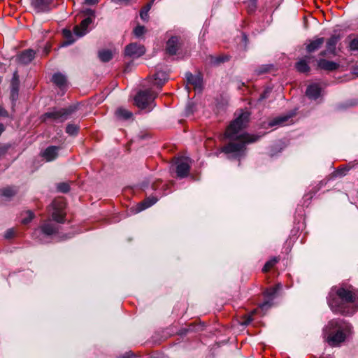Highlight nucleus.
Instances as JSON below:
<instances>
[{"label":"nucleus","mask_w":358,"mask_h":358,"mask_svg":"<svg viewBox=\"0 0 358 358\" xmlns=\"http://www.w3.org/2000/svg\"><path fill=\"white\" fill-rule=\"evenodd\" d=\"M249 117L248 112H241L227 127L224 136L230 141L222 148V152L238 155L244 152L247 144L255 143L259 139L260 136L257 135L245 132L240 134L241 131L247 127Z\"/></svg>","instance_id":"obj_1"},{"label":"nucleus","mask_w":358,"mask_h":358,"mask_svg":"<svg viewBox=\"0 0 358 358\" xmlns=\"http://www.w3.org/2000/svg\"><path fill=\"white\" fill-rule=\"evenodd\" d=\"M327 303L334 313L352 316L358 311V289L351 285L334 287L329 293Z\"/></svg>","instance_id":"obj_2"},{"label":"nucleus","mask_w":358,"mask_h":358,"mask_svg":"<svg viewBox=\"0 0 358 358\" xmlns=\"http://www.w3.org/2000/svg\"><path fill=\"white\" fill-rule=\"evenodd\" d=\"M353 334V327L343 319L330 320L324 328L325 341L331 347H338Z\"/></svg>","instance_id":"obj_3"},{"label":"nucleus","mask_w":358,"mask_h":358,"mask_svg":"<svg viewBox=\"0 0 358 358\" xmlns=\"http://www.w3.org/2000/svg\"><path fill=\"white\" fill-rule=\"evenodd\" d=\"M66 201L64 198L58 197L54 199L51 205V216L53 220L58 223H64L65 222Z\"/></svg>","instance_id":"obj_4"},{"label":"nucleus","mask_w":358,"mask_h":358,"mask_svg":"<svg viewBox=\"0 0 358 358\" xmlns=\"http://www.w3.org/2000/svg\"><path fill=\"white\" fill-rule=\"evenodd\" d=\"M72 112L73 109L71 108L55 109L52 111L45 113L42 116V120L43 122L51 120L55 122H63L69 118Z\"/></svg>","instance_id":"obj_5"},{"label":"nucleus","mask_w":358,"mask_h":358,"mask_svg":"<svg viewBox=\"0 0 358 358\" xmlns=\"http://www.w3.org/2000/svg\"><path fill=\"white\" fill-rule=\"evenodd\" d=\"M157 96L151 89L140 91L134 98L136 106L141 109L147 108L154 101Z\"/></svg>","instance_id":"obj_6"},{"label":"nucleus","mask_w":358,"mask_h":358,"mask_svg":"<svg viewBox=\"0 0 358 358\" xmlns=\"http://www.w3.org/2000/svg\"><path fill=\"white\" fill-rule=\"evenodd\" d=\"M190 159L188 157H181L176 159V171L178 177L185 178L187 176L190 170Z\"/></svg>","instance_id":"obj_7"},{"label":"nucleus","mask_w":358,"mask_h":358,"mask_svg":"<svg viewBox=\"0 0 358 358\" xmlns=\"http://www.w3.org/2000/svg\"><path fill=\"white\" fill-rule=\"evenodd\" d=\"M85 13L90 16L84 19L79 25L76 26L73 29L74 34L78 37L83 36L88 32V26L92 24L93 21L92 17H94V12L91 9H87Z\"/></svg>","instance_id":"obj_8"},{"label":"nucleus","mask_w":358,"mask_h":358,"mask_svg":"<svg viewBox=\"0 0 358 358\" xmlns=\"http://www.w3.org/2000/svg\"><path fill=\"white\" fill-rule=\"evenodd\" d=\"M145 52L143 45L136 43H131L127 45L124 49V55L131 57H139Z\"/></svg>","instance_id":"obj_9"},{"label":"nucleus","mask_w":358,"mask_h":358,"mask_svg":"<svg viewBox=\"0 0 358 358\" xmlns=\"http://www.w3.org/2000/svg\"><path fill=\"white\" fill-rule=\"evenodd\" d=\"M180 45V38L178 36H172L166 42V52L170 55H176Z\"/></svg>","instance_id":"obj_10"},{"label":"nucleus","mask_w":358,"mask_h":358,"mask_svg":"<svg viewBox=\"0 0 358 358\" xmlns=\"http://www.w3.org/2000/svg\"><path fill=\"white\" fill-rule=\"evenodd\" d=\"M168 74L162 71L156 72L151 80V85L158 89H161L164 83L168 80Z\"/></svg>","instance_id":"obj_11"},{"label":"nucleus","mask_w":358,"mask_h":358,"mask_svg":"<svg viewBox=\"0 0 358 358\" xmlns=\"http://www.w3.org/2000/svg\"><path fill=\"white\" fill-rule=\"evenodd\" d=\"M57 231V227L56 225L49 220L43 223L41 226L40 229H36L34 231V235H36L37 233L41 232L45 235L50 236L56 233Z\"/></svg>","instance_id":"obj_12"},{"label":"nucleus","mask_w":358,"mask_h":358,"mask_svg":"<svg viewBox=\"0 0 358 358\" xmlns=\"http://www.w3.org/2000/svg\"><path fill=\"white\" fill-rule=\"evenodd\" d=\"M292 116L293 115H287L277 117L268 122V126L271 127L274 126H285L290 124L292 123Z\"/></svg>","instance_id":"obj_13"},{"label":"nucleus","mask_w":358,"mask_h":358,"mask_svg":"<svg viewBox=\"0 0 358 358\" xmlns=\"http://www.w3.org/2000/svg\"><path fill=\"white\" fill-rule=\"evenodd\" d=\"M20 80L17 72H15L10 82V98L15 101L18 97Z\"/></svg>","instance_id":"obj_14"},{"label":"nucleus","mask_w":358,"mask_h":358,"mask_svg":"<svg viewBox=\"0 0 358 358\" xmlns=\"http://www.w3.org/2000/svg\"><path fill=\"white\" fill-rule=\"evenodd\" d=\"M186 79L188 84L192 85L195 90H201L202 78L200 75L194 76L191 73H186Z\"/></svg>","instance_id":"obj_15"},{"label":"nucleus","mask_w":358,"mask_h":358,"mask_svg":"<svg viewBox=\"0 0 358 358\" xmlns=\"http://www.w3.org/2000/svg\"><path fill=\"white\" fill-rule=\"evenodd\" d=\"M59 147L49 146L42 153V157L47 161L51 162L58 156Z\"/></svg>","instance_id":"obj_16"},{"label":"nucleus","mask_w":358,"mask_h":358,"mask_svg":"<svg viewBox=\"0 0 358 358\" xmlns=\"http://www.w3.org/2000/svg\"><path fill=\"white\" fill-rule=\"evenodd\" d=\"M339 64L331 61H328L324 59H320L317 61V68L320 69L332 71L337 69Z\"/></svg>","instance_id":"obj_17"},{"label":"nucleus","mask_w":358,"mask_h":358,"mask_svg":"<svg viewBox=\"0 0 358 358\" xmlns=\"http://www.w3.org/2000/svg\"><path fill=\"white\" fill-rule=\"evenodd\" d=\"M52 0H31V4L37 12L47 11Z\"/></svg>","instance_id":"obj_18"},{"label":"nucleus","mask_w":358,"mask_h":358,"mask_svg":"<svg viewBox=\"0 0 358 358\" xmlns=\"http://www.w3.org/2000/svg\"><path fill=\"white\" fill-rule=\"evenodd\" d=\"M306 96L311 99H317L321 94V87L317 83H313L308 86Z\"/></svg>","instance_id":"obj_19"},{"label":"nucleus","mask_w":358,"mask_h":358,"mask_svg":"<svg viewBox=\"0 0 358 358\" xmlns=\"http://www.w3.org/2000/svg\"><path fill=\"white\" fill-rule=\"evenodd\" d=\"M35 54L33 50H25L18 55V60L22 64H27L34 59Z\"/></svg>","instance_id":"obj_20"},{"label":"nucleus","mask_w":358,"mask_h":358,"mask_svg":"<svg viewBox=\"0 0 358 358\" xmlns=\"http://www.w3.org/2000/svg\"><path fill=\"white\" fill-rule=\"evenodd\" d=\"M339 40L338 36H332L330 38L328 39L327 42V50L326 51H322L320 52L321 56H325L327 51L329 53H332L335 55L336 53V46Z\"/></svg>","instance_id":"obj_21"},{"label":"nucleus","mask_w":358,"mask_h":358,"mask_svg":"<svg viewBox=\"0 0 358 358\" xmlns=\"http://www.w3.org/2000/svg\"><path fill=\"white\" fill-rule=\"evenodd\" d=\"M310 59V57H305L304 58L297 62L295 64L296 70L300 73L308 72L310 71V67L308 66V62Z\"/></svg>","instance_id":"obj_22"},{"label":"nucleus","mask_w":358,"mask_h":358,"mask_svg":"<svg viewBox=\"0 0 358 358\" xmlns=\"http://www.w3.org/2000/svg\"><path fill=\"white\" fill-rule=\"evenodd\" d=\"M324 38H318L312 41L307 46L306 50L308 52H313L318 50L324 43Z\"/></svg>","instance_id":"obj_23"},{"label":"nucleus","mask_w":358,"mask_h":358,"mask_svg":"<svg viewBox=\"0 0 358 358\" xmlns=\"http://www.w3.org/2000/svg\"><path fill=\"white\" fill-rule=\"evenodd\" d=\"M157 201V199L155 197L146 198L144 201L138 204L137 211L140 212L150 207L151 206L154 205Z\"/></svg>","instance_id":"obj_24"},{"label":"nucleus","mask_w":358,"mask_h":358,"mask_svg":"<svg viewBox=\"0 0 358 358\" xmlns=\"http://www.w3.org/2000/svg\"><path fill=\"white\" fill-rule=\"evenodd\" d=\"M52 80L56 85H57L60 88L64 87L66 84V77L62 73L54 74Z\"/></svg>","instance_id":"obj_25"},{"label":"nucleus","mask_w":358,"mask_h":358,"mask_svg":"<svg viewBox=\"0 0 358 358\" xmlns=\"http://www.w3.org/2000/svg\"><path fill=\"white\" fill-rule=\"evenodd\" d=\"M115 115L118 118L124 120L131 118L133 115L131 112L123 108H119L117 109Z\"/></svg>","instance_id":"obj_26"},{"label":"nucleus","mask_w":358,"mask_h":358,"mask_svg":"<svg viewBox=\"0 0 358 358\" xmlns=\"http://www.w3.org/2000/svg\"><path fill=\"white\" fill-rule=\"evenodd\" d=\"M34 213L31 210H27L21 214V222L23 224H29L34 218Z\"/></svg>","instance_id":"obj_27"},{"label":"nucleus","mask_w":358,"mask_h":358,"mask_svg":"<svg viewBox=\"0 0 358 358\" xmlns=\"http://www.w3.org/2000/svg\"><path fill=\"white\" fill-rule=\"evenodd\" d=\"M17 192V189L13 187H6L1 189V196L9 199L13 196Z\"/></svg>","instance_id":"obj_28"},{"label":"nucleus","mask_w":358,"mask_h":358,"mask_svg":"<svg viewBox=\"0 0 358 358\" xmlns=\"http://www.w3.org/2000/svg\"><path fill=\"white\" fill-rule=\"evenodd\" d=\"M112 57V52L110 50H103L99 52V57L103 62H109Z\"/></svg>","instance_id":"obj_29"},{"label":"nucleus","mask_w":358,"mask_h":358,"mask_svg":"<svg viewBox=\"0 0 358 358\" xmlns=\"http://www.w3.org/2000/svg\"><path fill=\"white\" fill-rule=\"evenodd\" d=\"M152 3V2L148 3L145 6H144L142 8V10L140 12V17L144 21H146L148 20V12L151 8Z\"/></svg>","instance_id":"obj_30"},{"label":"nucleus","mask_w":358,"mask_h":358,"mask_svg":"<svg viewBox=\"0 0 358 358\" xmlns=\"http://www.w3.org/2000/svg\"><path fill=\"white\" fill-rule=\"evenodd\" d=\"M62 34H63L64 37L67 40L65 42V45H70L74 42L75 39L73 38V36L71 30L64 29L62 31Z\"/></svg>","instance_id":"obj_31"},{"label":"nucleus","mask_w":358,"mask_h":358,"mask_svg":"<svg viewBox=\"0 0 358 358\" xmlns=\"http://www.w3.org/2000/svg\"><path fill=\"white\" fill-rule=\"evenodd\" d=\"M278 260L279 259L277 257H274L273 259L268 261L263 267L262 271L264 273H266L270 271L275 265Z\"/></svg>","instance_id":"obj_32"},{"label":"nucleus","mask_w":358,"mask_h":358,"mask_svg":"<svg viewBox=\"0 0 358 358\" xmlns=\"http://www.w3.org/2000/svg\"><path fill=\"white\" fill-rule=\"evenodd\" d=\"M277 290H278V287H269L268 289H266L264 292V294L266 297L268 298L269 299L272 300L275 294H276V292H277Z\"/></svg>","instance_id":"obj_33"},{"label":"nucleus","mask_w":358,"mask_h":358,"mask_svg":"<svg viewBox=\"0 0 358 358\" xmlns=\"http://www.w3.org/2000/svg\"><path fill=\"white\" fill-rule=\"evenodd\" d=\"M79 127L74 124H69L66 128V132L69 135H76L78 132Z\"/></svg>","instance_id":"obj_34"},{"label":"nucleus","mask_w":358,"mask_h":358,"mask_svg":"<svg viewBox=\"0 0 358 358\" xmlns=\"http://www.w3.org/2000/svg\"><path fill=\"white\" fill-rule=\"evenodd\" d=\"M145 33V27L138 25L134 29V34L136 36L140 37Z\"/></svg>","instance_id":"obj_35"},{"label":"nucleus","mask_w":358,"mask_h":358,"mask_svg":"<svg viewBox=\"0 0 358 358\" xmlns=\"http://www.w3.org/2000/svg\"><path fill=\"white\" fill-rule=\"evenodd\" d=\"M57 189L61 192L66 193L69 191V185L65 182L59 183L57 185Z\"/></svg>","instance_id":"obj_36"},{"label":"nucleus","mask_w":358,"mask_h":358,"mask_svg":"<svg viewBox=\"0 0 358 358\" xmlns=\"http://www.w3.org/2000/svg\"><path fill=\"white\" fill-rule=\"evenodd\" d=\"M15 234L16 231L13 229H9L6 231L4 234V238L6 239H11L15 236Z\"/></svg>","instance_id":"obj_37"},{"label":"nucleus","mask_w":358,"mask_h":358,"mask_svg":"<svg viewBox=\"0 0 358 358\" xmlns=\"http://www.w3.org/2000/svg\"><path fill=\"white\" fill-rule=\"evenodd\" d=\"M350 48L352 50H358V37L353 38L350 42Z\"/></svg>","instance_id":"obj_38"},{"label":"nucleus","mask_w":358,"mask_h":358,"mask_svg":"<svg viewBox=\"0 0 358 358\" xmlns=\"http://www.w3.org/2000/svg\"><path fill=\"white\" fill-rule=\"evenodd\" d=\"M257 310H254L249 314L247 320L244 322V324H248L252 320L253 315L257 313Z\"/></svg>","instance_id":"obj_39"},{"label":"nucleus","mask_w":358,"mask_h":358,"mask_svg":"<svg viewBox=\"0 0 358 358\" xmlns=\"http://www.w3.org/2000/svg\"><path fill=\"white\" fill-rule=\"evenodd\" d=\"M248 1H250V5L249 6L250 11L255 10V9L256 8V3H257V0H248Z\"/></svg>","instance_id":"obj_40"},{"label":"nucleus","mask_w":358,"mask_h":358,"mask_svg":"<svg viewBox=\"0 0 358 358\" xmlns=\"http://www.w3.org/2000/svg\"><path fill=\"white\" fill-rule=\"evenodd\" d=\"M229 60V58L227 56H224V57H217V59H216V62L217 63H221V62H224L226 61H228Z\"/></svg>","instance_id":"obj_41"},{"label":"nucleus","mask_w":358,"mask_h":358,"mask_svg":"<svg viewBox=\"0 0 358 358\" xmlns=\"http://www.w3.org/2000/svg\"><path fill=\"white\" fill-rule=\"evenodd\" d=\"M271 306V304L270 303L269 301H266V302H264L263 303H262L259 306V308L262 309V310H264L266 308H267L268 307H270Z\"/></svg>","instance_id":"obj_42"},{"label":"nucleus","mask_w":358,"mask_h":358,"mask_svg":"<svg viewBox=\"0 0 358 358\" xmlns=\"http://www.w3.org/2000/svg\"><path fill=\"white\" fill-rule=\"evenodd\" d=\"M99 2V0H85V3L89 5H94Z\"/></svg>","instance_id":"obj_43"},{"label":"nucleus","mask_w":358,"mask_h":358,"mask_svg":"<svg viewBox=\"0 0 358 358\" xmlns=\"http://www.w3.org/2000/svg\"><path fill=\"white\" fill-rule=\"evenodd\" d=\"M161 182H162V181H161V180H157V181L154 182L152 183V188H153L154 189H158V183H161Z\"/></svg>","instance_id":"obj_44"},{"label":"nucleus","mask_w":358,"mask_h":358,"mask_svg":"<svg viewBox=\"0 0 358 358\" xmlns=\"http://www.w3.org/2000/svg\"><path fill=\"white\" fill-rule=\"evenodd\" d=\"M353 73L355 75H356L357 76H358V65L355 66L354 68H353Z\"/></svg>","instance_id":"obj_45"},{"label":"nucleus","mask_w":358,"mask_h":358,"mask_svg":"<svg viewBox=\"0 0 358 358\" xmlns=\"http://www.w3.org/2000/svg\"><path fill=\"white\" fill-rule=\"evenodd\" d=\"M267 91H265L263 94H261L259 99H264L267 97Z\"/></svg>","instance_id":"obj_46"},{"label":"nucleus","mask_w":358,"mask_h":358,"mask_svg":"<svg viewBox=\"0 0 358 358\" xmlns=\"http://www.w3.org/2000/svg\"><path fill=\"white\" fill-rule=\"evenodd\" d=\"M213 140L211 138H207V140L206 141V146H208V145H209L211 142H213Z\"/></svg>","instance_id":"obj_47"},{"label":"nucleus","mask_w":358,"mask_h":358,"mask_svg":"<svg viewBox=\"0 0 358 358\" xmlns=\"http://www.w3.org/2000/svg\"><path fill=\"white\" fill-rule=\"evenodd\" d=\"M1 117L3 116H6L7 115V112L3 110L2 108H1Z\"/></svg>","instance_id":"obj_48"}]
</instances>
